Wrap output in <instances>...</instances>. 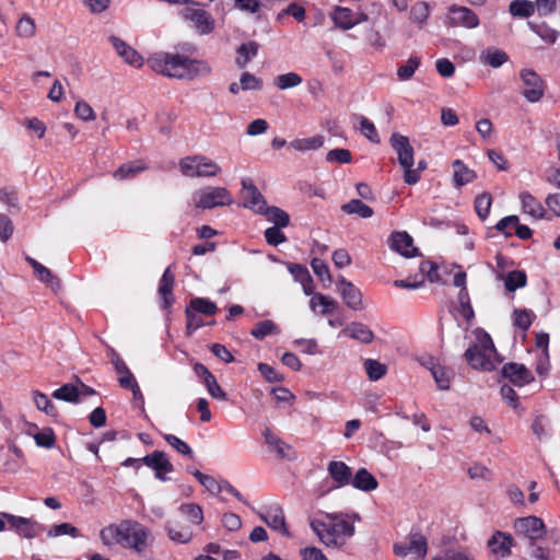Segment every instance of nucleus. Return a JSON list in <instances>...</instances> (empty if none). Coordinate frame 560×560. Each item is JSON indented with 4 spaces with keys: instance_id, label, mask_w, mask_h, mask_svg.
Returning <instances> with one entry per match:
<instances>
[{
    "instance_id": "obj_1",
    "label": "nucleus",
    "mask_w": 560,
    "mask_h": 560,
    "mask_svg": "<svg viewBox=\"0 0 560 560\" xmlns=\"http://www.w3.org/2000/svg\"><path fill=\"white\" fill-rule=\"evenodd\" d=\"M150 68L163 75L194 80L211 72L208 62L179 54L156 52L148 59Z\"/></svg>"
},
{
    "instance_id": "obj_2",
    "label": "nucleus",
    "mask_w": 560,
    "mask_h": 560,
    "mask_svg": "<svg viewBox=\"0 0 560 560\" xmlns=\"http://www.w3.org/2000/svg\"><path fill=\"white\" fill-rule=\"evenodd\" d=\"M141 464L152 468L154 470L155 478L161 481H166L168 478L165 476L174 470L173 464L167 458V455L163 451H154L142 458H126L121 465L125 467H136L137 469Z\"/></svg>"
},
{
    "instance_id": "obj_3",
    "label": "nucleus",
    "mask_w": 560,
    "mask_h": 560,
    "mask_svg": "<svg viewBox=\"0 0 560 560\" xmlns=\"http://www.w3.org/2000/svg\"><path fill=\"white\" fill-rule=\"evenodd\" d=\"M192 199L198 209H213L217 207L230 206L233 198L230 191L224 187L207 186L194 192Z\"/></svg>"
},
{
    "instance_id": "obj_4",
    "label": "nucleus",
    "mask_w": 560,
    "mask_h": 560,
    "mask_svg": "<svg viewBox=\"0 0 560 560\" xmlns=\"http://www.w3.org/2000/svg\"><path fill=\"white\" fill-rule=\"evenodd\" d=\"M120 539L118 544L125 548H132L142 552L147 548L149 530L136 521H122L120 523Z\"/></svg>"
},
{
    "instance_id": "obj_5",
    "label": "nucleus",
    "mask_w": 560,
    "mask_h": 560,
    "mask_svg": "<svg viewBox=\"0 0 560 560\" xmlns=\"http://www.w3.org/2000/svg\"><path fill=\"white\" fill-rule=\"evenodd\" d=\"M508 380L516 387H523L535 381L533 372L522 363L508 362L503 364L499 374V382Z\"/></svg>"
},
{
    "instance_id": "obj_6",
    "label": "nucleus",
    "mask_w": 560,
    "mask_h": 560,
    "mask_svg": "<svg viewBox=\"0 0 560 560\" xmlns=\"http://www.w3.org/2000/svg\"><path fill=\"white\" fill-rule=\"evenodd\" d=\"M514 528L517 535H523L529 542L536 541L547 534L544 521L532 515L516 518Z\"/></svg>"
},
{
    "instance_id": "obj_7",
    "label": "nucleus",
    "mask_w": 560,
    "mask_h": 560,
    "mask_svg": "<svg viewBox=\"0 0 560 560\" xmlns=\"http://www.w3.org/2000/svg\"><path fill=\"white\" fill-rule=\"evenodd\" d=\"M241 184V198L243 200V207L254 211L257 214H260V211H264V208L268 206L265 197L250 178H243Z\"/></svg>"
},
{
    "instance_id": "obj_8",
    "label": "nucleus",
    "mask_w": 560,
    "mask_h": 560,
    "mask_svg": "<svg viewBox=\"0 0 560 560\" xmlns=\"http://www.w3.org/2000/svg\"><path fill=\"white\" fill-rule=\"evenodd\" d=\"M3 517L9 523L10 529L15 530L20 536L27 539H32L40 532L45 530V526L33 518L16 516L9 513H3Z\"/></svg>"
},
{
    "instance_id": "obj_9",
    "label": "nucleus",
    "mask_w": 560,
    "mask_h": 560,
    "mask_svg": "<svg viewBox=\"0 0 560 560\" xmlns=\"http://www.w3.org/2000/svg\"><path fill=\"white\" fill-rule=\"evenodd\" d=\"M520 75L525 85L523 96L530 103L538 102L545 90L542 79L532 69H523Z\"/></svg>"
},
{
    "instance_id": "obj_10",
    "label": "nucleus",
    "mask_w": 560,
    "mask_h": 560,
    "mask_svg": "<svg viewBox=\"0 0 560 560\" xmlns=\"http://www.w3.org/2000/svg\"><path fill=\"white\" fill-rule=\"evenodd\" d=\"M448 12L451 13V15L447 16L448 26H464L467 28H475L480 24L478 15L467 7L452 4L448 8Z\"/></svg>"
},
{
    "instance_id": "obj_11",
    "label": "nucleus",
    "mask_w": 560,
    "mask_h": 560,
    "mask_svg": "<svg viewBox=\"0 0 560 560\" xmlns=\"http://www.w3.org/2000/svg\"><path fill=\"white\" fill-rule=\"evenodd\" d=\"M337 289L341 295L345 304L353 310L360 311L363 308V296L359 288L345 277L340 276L337 281Z\"/></svg>"
},
{
    "instance_id": "obj_12",
    "label": "nucleus",
    "mask_w": 560,
    "mask_h": 560,
    "mask_svg": "<svg viewBox=\"0 0 560 560\" xmlns=\"http://www.w3.org/2000/svg\"><path fill=\"white\" fill-rule=\"evenodd\" d=\"M389 143L398 155V163L400 166H409L415 164V151L408 137L398 132H394L390 136Z\"/></svg>"
},
{
    "instance_id": "obj_13",
    "label": "nucleus",
    "mask_w": 560,
    "mask_h": 560,
    "mask_svg": "<svg viewBox=\"0 0 560 560\" xmlns=\"http://www.w3.org/2000/svg\"><path fill=\"white\" fill-rule=\"evenodd\" d=\"M327 471L334 481L329 490L349 486L352 481V469L345 462L330 460L327 465Z\"/></svg>"
},
{
    "instance_id": "obj_14",
    "label": "nucleus",
    "mask_w": 560,
    "mask_h": 560,
    "mask_svg": "<svg viewBox=\"0 0 560 560\" xmlns=\"http://www.w3.org/2000/svg\"><path fill=\"white\" fill-rule=\"evenodd\" d=\"M259 517L271 529L280 532L285 537L290 536V532L285 524L284 513L280 505L275 504L266 508L264 513H259Z\"/></svg>"
},
{
    "instance_id": "obj_15",
    "label": "nucleus",
    "mask_w": 560,
    "mask_h": 560,
    "mask_svg": "<svg viewBox=\"0 0 560 560\" xmlns=\"http://www.w3.org/2000/svg\"><path fill=\"white\" fill-rule=\"evenodd\" d=\"M389 242L390 248L406 258L420 255L418 248L413 246L412 237L405 231L393 232L389 236Z\"/></svg>"
},
{
    "instance_id": "obj_16",
    "label": "nucleus",
    "mask_w": 560,
    "mask_h": 560,
    "mask_svg": "<svg viewBox=\"0 0 560 560\" xmlns=\"http://www.w3.org/2000/svg\"><path fill=\"white\" fill-rule=\"evenodd\" d=\"M514 544L512 535L497 530L487 541V547L498 558H506L511 555Z\"/></svg>"
},
{
    "instance_id": "obj_17",
    "label": "nucleus",
    "mask_w": 560,
    "mask_h": 560,
    "mask_svg": "<svg viewBox=\"0 0 560 560\" xmlns=\"http://www.w3.org/2000/svg\"><path fill=\"white\" fill-rule=\"evenodd\" d=\"M175 285V275L172 272L171 267H167L160 281H159V288L158 292L161 296V308L162 310H170L171 306L175 302V298L173 294Z\"/></svg>"
},
{
    "instance_id": "obj_18",
    "label": "nucleus",
    "mask_w": 560,
    "mask_h": 560,
    "mask_svg": "<svg viewBox=\"0 0 560 560\" xmlns=\"http://www.w3.org/2000/svg\"><path fill=\"white\" fill-rule=\"evenodd\" d=\"M464 358L474 370L493 371L495 369L494 363L490 360L488 354L480 349V346H469L464 353Z\"/></svg>"
},
{
    "instance_id": "obj_19",
    "label": "nucleus",
    "mask_w": 560,
    "mask_h": 560,
    "mask_svg": "<svg viewBox=\"0 0 560 560\" xmlns=\"http://www.w3.org/2000/svg\"><path fill=\"white\" fill-rule=\"evenodd\" d=\"M109 42L112 43L116 52L130 66L140 68L143 65V58L141 55L129 46L126 42L120 39L115 35L109 36Z\"/></svg>"
},
{
    "instance_id": "obj_20",
    "label": "nucleus",
    "mask_w": 560,
    "mask_h": 560,
    "mask_svg": "<svg viewBox=\"0 0 560 560\" xmlns=\"http://www.w3.org/2000/svg\"><path fill=\"white\" fill-rule=\"evenodd\" d=\"M183 16L192 22L202 34H208L213 28V21L203 9L186 8L183 10Z\"/></svg>"
},
{
    "instance_id": "obj_21",
    "label": "nucleus",
    "mask_w": 560,
    "mask_h": 560,
    "mask_svg": "<svg viewBox=\"0 0 560 560\" xmlns=\"http://www.w3.org/2000/svg\"><path fill=\"white\" fill-rule=\"evenodd\" d=\"M262 435L266 444L276 452L279 458L288 460H294L296 458L292 446L273 435L269 428L264 430Z\"/></svg>"
},
{
    "instance_id": "obj_22",
    "label": "nucleus",
    "mask_w": 560,
    "mask_h": 560,
    "mask_svg": "<svg viewBox=\"0 0 560 560\" xmlns=\"http://www.w3.org/2000/svg\"><path fill=\"white\" fill-rule=\"evenodd\" d=\"M453 167V183L454 186L459 188L469 183H472L477 178V174L474 170L469 168L462 160H454L452 162Z\"/></svg>"
},
{
    "instance_id": "obj_23",
    "label": "nucleus",
    "mask_w": 560,
    "mask_h": 560,
    "mask_svg": "<svg viewBox=\"0 0 560 560\" xmlns=\"http://www.w3.org/2000/svg\"><path fill=\"white\" fill-rule=\"evenodd\" d=\"M350 485L360 491L370 492L378 487V481L366 468H360L352 476Z\"/></svg>"
},
{
    "instance_id": "obj_24",
    "label": "nucleus",
    "mask_w": 560,
    "mask_h": 560,
    "mask_svg": "<svg viewBox=\"0 0 560 560\" xmlns=\"http://www.w3.org/2000/svg\"><path fill=\"white\" fill-rule=\"evenodd\" d=\"M350 338L370 345L374 340V332L364 324L352 322L343 330Z\"/></svg>"
},
{
    "instance_id": "obj_25",
    "label": "nucleus",
    "mask_w": 560,
    "mask_h": 560,
    "mask_svg": "<svg viewBox=\"0 0 560 560\" xmlns=\"http://www.w3.org/2000/svg\"><path fill=\"white\" fill-rule=\"evenodd\" d=\"M522 202V209L525 213L529 214L535 219H544L546 210L541 202L538 201L530 192L524 191L520 195Z\"/></svg>"
},
{
    "instance_id": "obj_26",
    "label": "nucleus",
    "mask_w": 560,
    "mask_h": 560,
    "mask_svg": "<svg viewBox=\"0 0 560 560\" xmlns=\"http://www.w3.org/2000/svg\"><path fill=\"white\" fill-rule=\"evenodd\" d=\"M188 312L205 316H213L219 311L217 304L206 298H192L185 307Z\"/></svg>"
},
{
    "instance_id": "obj_27",
    "label": "nucleus",
    "mask_w": 560,
    "mask_h": 560,
    "mask_svg": "<svg viewBox=\"0 0 560 560\" xmlns=\"http://www.w3.org/2000/svg\"><path fill=\"white\" fill-rule=\"evenodd\" d=\"M147 165L141 160L130 161L121 164L113 174L115 179H131L143 172Z\"/></svg>"
},
{
    "instance_id": "obj_28",
    "label": "nucleus",
    "mask_w": 560,
    "mask_h": 560,
    "mask_svg": "<svg viewBox=\"0 0 560 560\" xmlns=\"http://www.w3.org/2000/svg\"><path fill=\"white\" fill-rule=\"evenodd\" d=\"M330 18L335 26L342 31H348L354 26L353 12L349 8L337 5L332 10Z\"/></svg>"
},
{
    "instance_id": "obj_29",
    "label": "nucleus",
    "mask_w": 560,
    "mask_h": 560,
    "mask_svg": "<svg viewBox=\"0 0 560 560\" xmlns=\"http://www.w3.org/2000/svg\"><path fill=\"white\" fill-rule=\"evenodd\" d=\"M259 49V44L257 42L250 40L247 43H243L237 48V57L235 59V63L238 68L243 69L247 66V63L257 56Z\"/></svg>"
},
{
    "instance_id": "obj_30",
    "label": "nucleus",
    "mask_w": 560,
    "mask_h": 560,
    "mask_svg": "<svg viewBox=\"0 0 560 560\" xmlns=\"http://www.w3.org/2000/svg\"><path fill=\"white\" fill-rule=\"evenodd\" d=\"M260 215L266 217L277 228H287L290 224L289 213L276 206H267L260 211Z\"/></svg>"
},
{
    "instance_id": "obj_31",
    "label": "nucleus",
    "mask_w": 560,
    "mask_h": 560,
    "mask_svg": "<svg viewBox=\"0 0 560 560\" xmlns=\"http://www.w3.org/2000/svg\"><path fill=\"white\" fill-rule=\"evenodd\" d=\"M498 279L504 280V287L509 292L522 289L527 283V276L524 270H512L505 277L499 273Z\"/></svg>"
},
{
    "instance_id": "obj_32",
    "label": "nucleus",
    "mask_w": 560,
    "mask_h": 560,
    "mask_svg": "<svg viewBox=\"0 0 560 560\" xmlns=\"http://www.w3.org/2000/svg\"><path fill=\"white\" fill-rule=\"evenodd\" d=\"M480 60L492 68H499L509 60V55L494 47H488L480 55Z\"/></svg>"
},
{
    "instance_id": "obj_33",
    "label": "nucleus",
    "mask_w": 560,
    "mask_h": 560,
    "mask_svg": "<svg viewBox=\"0 0 560 560\" xmlns=\"http://www.w3.org/2000/svg\"><path fill=\"white\" fill-rule=\"evenodd\" d=\"M55 399L70 404L80 402L79 387L72 383H67L55 389L51 394Z\"/></svg>"
},
{
    "instance_id": "obj_34",
    "label": "nucleus",
    "mask_w": 560,
    "mask_h": 560,
    "mask_svg": "<svg viewBox=\"0 0 560 560\" xmlns=\"http://www.w3.org/2000/svg\"><path fill=\"white\" fill-rule=\"evenodd\" d=\"M341 210L347 214H358L363 219L371 218L374 214L373 209L360 199H351L349 202L343 203Z\"/></svg>"
},
{
    "instance_id": "obj_35",
    "label": "nucleus",
    "mask_w": 560,
    "mask_h": 560,
    "mask_svg": "<svg viewBox=\"0 0 560 560\" xmlns=\"http://www.w3.org/2000/svg\"><path fill=\"white\" fill-rule=\"evenodd\" d=\"M527 24L528 27L547 44H555L560 36V32L551 28L546 22L540 24L528 22Z\"/></svg>"
},
{
    "instance_id": "obj_36",
    "label": "nucleus",
    "mask_w": 560,
    "mask_h": 560,
    "mask_svg": "<svg viewBox=\"0 0 560 560\" xmlns=\"http://www.w3.org/2000/svg\"><path fill=\"white\" fill-rule=\"evenodd\" d=\"M509 12L514 18L526 19L535 13V4L529 0H513L509 5Z\"/></svg>"
},
{
    "instance_id": "obj_37",
    "label": "nucleus",
    "mask_w": 560,
    "mask_h": 560,
    "mask_svg": "<svg viewBox=\"0 0 560 560\" xmlns=\"http://www.w3.org/2000/svg\"><path fill=\"white\" fill-rule=\"evenodd\" d=\"M536 319V315L528 308H515L513 311V324L523 331H527Z\"/></svg>"
},
{
    "instance_id": "obj_38",
    "label": "nucleus",
    "mask_w": 560,
    "mask_h": 560,
    "mask_svg": "<svg viewBox=\"0 0 560 560\" xmlns=\"http://www.w3.org/2000/svg\"><path fill=\"white\" fill-rule=\"evenodd\" d=\"M324 137L317 135L311 138L294 139L289 143V145L298 151H308L322 148L324 145Z\"/></svg>"
},
{
    "instance_id": "obj_39",
    "label": "nucleus",
    "mask_w": 560,
    "mask_h": 560,
    "mask_svg": "<svg viewBox=\"0 0 560 560\" xmlns=\"http://www.w3.org/2000/svg\"><path fill=\"white\" fill-rule=\"evenodd\" d=\"M430 371L431 374L438 385V387L442 390H446L450 388V375L446 368L434 363V359L430 358Z\"/></svg>"
},
{
    "instance_id": "obj_40",
    "label": "nucleus",
    "mask_w": 560,
    "mask_h": 560,
    "mask_svg": "<svg viewBox=\"0 0 560 560\" xmlns=\"http://www.w3.org/2000/svg\"><path fill=\"white\" fill-rule=\"evenodd\" d=\"M168 537L178 544H187L191 540L194 534L189 526H172L166 525Z\"/></svg>"
},
{
    "instance_id": "obj_41",
    "label": "nucleus",
    "mask_w": 560,
    "mask_h": 560,
    "mask_svg": "<svg viewBox=\"0 0 560 560\" xmlns=\"http://www.w3.org/2000/svg\"><path fill=\"white\" fill-rule=\"evenodd\" d=\"M410 542V551H413L421 560H423L428 553V540L427 538L418 533L411 532L409 534Z\"/></svg>"
},
{
    "instance_id": "obj_42",
    "label": "nucleus",
    "mask_w": 560,
    "mask_h": 560,
    "mask_svg": "<svg viewBox=\"0 0 560 560\" xmlns=\"http://www.w3.org/2000/svg\"><path fill=\"white\" fill-rule=\"evenodd\" d=\"M33 400L38 410L44 411L46 415L50 417H57L58 410L47 395L39 390L33 392Z\"/></svg>"
},
{
    "instance_id": "obj_43",
    "label": "nucleus",
    "mask_w": 560,
    "mask_h": 560,
    "mask_svg": "<svg viewBox=\"0 0 560 560\" xmlns=\"http://www.w3.org/2000/svg\"><path fill=\"white\" fill-rule=\"evenodd\" d=\"M430 15V5L425 1L416 2L410 9V20L418 23L420 27L427 22Z\"/></svg>"
},
{
    "instance_id": "obj_44",
    "label": "nucleus",
    "mask_w": 560,
    "mask_h": 560,
    "mask_svg": "<svg viewBox=\"0 0 560 560\" xmlns=\"http://www.w3.org/2000/svg\"><path fill=\"white\" fill-rule=\"evenodd\" d=\"M492 197L489 192H482L475 199V210L481 221H485L490 213Z\"/></svg>"
},
{
    "instance_id": "obj_45",
    "label": "nucleus",
    "mask_w": 560,
    "mask_h": 560,
    "mask_svg": "<svg viewBox=\"0 0 560 560\" xmlns=\"http://www.w3.org/2000/svg\"><path fill=\"white\" fill-rule=\"evenodd\" d=\"M364 368L371 381L381 380L387 372V366L374 359H366L364 361Z\"/></svg>"
},
{
    "instance_id": "obj_46",
    "label": "nucleus",
    "mask_w": 560,
    "mask_h": 560,
    "mask_svg": "<svg viewBox=\"0 0 560 560\" xmlns=\"http://www.w3.org/2000/svg\"><path fill=\"white\" fill-rule=\"evenodd\" d=\"M278 326L270 319L258 322L252 329L250 335L258 340H262L266 336L278 332Z\"/></svg>"
},
{
    "instance_id": "obj_47",
    "label": "nucleus",
    "mask_w": 560,
    "mask_h": 560,
    "mask_svg": "<svg viewBox=\"0 0 560 560\" xmlns=\"http://www.w3.org/2000/svg\"><path fill=\"white\" fill-rule=\"evenodd\" d=\"M182 514L188 517V520L196 525H199L203 521V512L197 503H184L179 506Z\"/></svg>"
},
{
    "instance_id": "obj_48",
    "label": "nucleus",
    "mask_w": 560,
    "mask_h": 560,
    "mask_svg": "<svg viewBox=\"0 0 560 560\" xmlns=\"http://www.w3.org/2000/svg\"><path fill=\"white\" fill-rule=\"evenodd\" d=\"M302 83V77L296 72H288L284 74H280L275 80V85L279 90H287L291 88H295Z\"/></svg>"
},
{
    "instance_id": "obj_49",
    "label": "nucleus",
    "mask_w": 560,
    "mask_h": 560,
    "mask_svg": "<svg viewBox=\"0 0 560 560\" xmlns=\"http://www.w3.org/2000/svg\"><path fill=\"white\" fill-rule=\"evenodd\" d=\"M421 60L418 56H410L407 63L397 69V75L401 81H407L412 78L416 70L419 68Z\"/></svg>"
},
{
    "instance_id": "obj_50",
    "label": "nucleus",
    "mask_w": 560,
    "mask_h": 560,
    "mask_svg": "<svg viewBox=\"0 0 560 560\" xmlns=\"http://www.w3.org/2000/svg\"><path fill=\"white\" fill-rule=\"evenodd\" d=\"M327 163L349 164L352 162L350 150L343 148L332 149L326 154Z\"/></svg>"
},
{
    "instance_id": "obj_51",
    "label": "nucleus",
    "mask_w": 560,
    "mask_h": 560,
    "mask_svg": "<svg viewBox=\"0 0 560 560\" xmlns=\"http://www.w3.org/2000/svg\"><path fill=\"white\" fill-rule=\"evenodd\" d=\"M34 440L37 446L51 448L56 444V434L51 428H44L34 434Z\"/></svg>"
},
{
    "instance_id": "obj_52",
    "label": "nucleus",
    "mask_w": 560,
    "mask_h": 560,
    "mask_svg": "<svg viewBox=\"0 0 560 560\" xmlns=\"http://www.w3.org/2000/svg\"><path fill=\"white\" fill-rule=\"evenodd\" d=\"M198 168H199V172H197V177L215 176L221 171L220 166L215 162H213L202 155L199 156V167Z\"/></svg>"
},
{
    "instance_id": "obj_53",
    "label": "nucleus",
    "mask_w": 560,
    "mask_h": 560,
    "mask_svg": "<svg viewBox=\"0 0 560 560\" xmlns=\"http://www.w3.org/2000/svg\"><path fill=\"white\" fill-rule=\"evenodd\" d=\"M240 83L243 91H260L264 86L262 80L250 72H243Z\"/></svg>"
},
{
    "instance_id": "obj_54",
    "label": "nucleus",
    "mask_w": 560,
    "mask_h": 560,
    "mask_svg": "<svg viewBox=\"0 0 560 560\" xmlns=\"http://www.w3.org/2000/svg\"><path fill=\"white\" fill-rule=\"evenodd\" d=\"M199 156H187L180 160L179 167L183 175L188 177H197V172H199Z\"/></svg>"
},
{
    "instance_id": "obj_55",
    "label": "nucleus",
    "mask_w": 560,
    "mask_h": 560,
    "mask_svg": "<svg viewBox=\"0 0 560 560\" xmlns=\"http://www.w3.org/2000/svg\"><path fill=\"white\" fill-rule=\"evenodd\" d=\"M199 156H187L180 160L179 167L183 175L188 177H197V172H199Z\"/></svg>"
},
{
    "instance_id": "obj_56",
    "label": "nucleus",
    "mask_w": 560,
    "mask_h": 560,
    "mask_svg": "<svg viewBox=\"0 0 560 560\" xmlns=\"http://www.w3.org/2000/svg\"><path fill=\"white\" fill-rule=\"evenodd\" d=\"M163 438L179 454L187 456L189 458L194 457V452H192L191 447L186 442H184L183 440L177 438L176 435L164 434Z\"/></svg>"
},
{
    "instance_id": "obj_57",
    "label": "nucleus",
    "mask_w": 560,
    "mask_h": 560,
    "mask_svg": "<svg viewBox=\"0 0 560 560\" xmlns=\"http://www.w3.org/2000/svg\"><path fill=\"white\" fill-rule=\"evenodd\" d=\"M419 269L422 275L421 277L424 278V276H427V279L431 283H439L441 281V277L439 273V267L435 262H433L431 260H423L420 264Z\"/></svg>"
},
{
    "instance_id": "obj_58",
    "label": "nucleus",
    "mask_w": 560,
    "mask_h": 560,
    "mask_svg": "<svg viewBox=\"0 0 560 560\" xmlns=\"http://www.w3.org/2000/svg\"><path fill=\"white\" fill-rule=\"evenodd\" d=\"M62 535H70L71 537H79V529L70 523H61L54 525L47 533L48 537H58Z\"/></svg>"
},
{
    "instance_id": "obj_59",
    "label": "nucleus",
    "mask_w": 560,
    "mask_h": 560,
    "mask_svg": "<svg viewBox=\"0 0 560 560\" xmlns=\"http://www.w3.org/2000/svg\"><path fill=\"white\" fill-rule=\"evenodd\" d=\"M475 335L478 342L472 346H480V349L485 351V353L497 352L491 336L485 329L476 328Z\"/></svg>"
},
{
    "instance_id": "obj_60",
    "label": "nucleus",
    "mask_w": 560,
    "mask_h": 560,
    "mask_svg": "<svg viewBox=\"0 0 560 560\" xmlns=\"http://www.w3.org/2000/svg\"><path fill=\"white\" fill-rule=\"evenodd\" d=\"M359 120L361 133L371 142L380 143L381 139L374 124L364 116H360Z\"/></svg>"
},
{
    "instance_id": "obj_61",
    "label": "nucleus",
    "mask_w": 560,
    "mask_h": 560,
    "mask_svg": "<svg viewBox=\"0 0 560 560\" xmlns=\"http://www.w3.org/2000/svg\"><path fill=\"white\" fill-rule=\"evenodd\" d=\"M35 22L30 15H23L16 23V33L22 37H31L35 34Z\"/></svg>"
},
{
    "instance_id": "obj_62",
    "label": "nucleus",
    "mask_w": 560,
    "mask_h": 560,
    "mask_svg": "<svg viewBox=\"0 0 560 560\" xmlns=\"http://www.w3.org/2000/svg\"><path fill=\"white\" fill-rule=\"evenodd\" d=\"M312 269L314 273L320 279V281L325 282L327 281L330 283L332 281L329 267L325 262V260L320 258H313L311 261Z\"/></svg>"
},
{
    "instance_id": "obj_63",
    "label": "nucleus",
    "mask_w": 560,
    "mask_h": 560,
    "mask_svg": "<svg viewBox=\"0 0 560 560\" xmlns=\"http://www.w3.org/2000/svg\"><path fill=\"white\" fill-rule=\"evenodd\" d=\"M500 394L504 402H506L514 410L520 408V398L514 388L510 384H502Z\"/></svg>"
},
{
    "instance_id": "obj_64",
    "label": "nucleus",
    "mask_w": 560,
    "mask_h": 560,
    "mask_svg": "<svg viewBox=\"0 0 560 560\" xmlns=\"http://www.w3.org/2000/svg\"><path fill=\"white\" fill-rule=\"evenodd\" d=\"M119 532H120V524L117 526L109 525V526L103 528L100 533L103 544L106 546H110L115 542L118 544V539H120V536H121V534Z\"/></svg>"
}]
</instances>
